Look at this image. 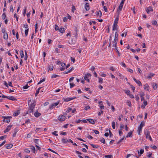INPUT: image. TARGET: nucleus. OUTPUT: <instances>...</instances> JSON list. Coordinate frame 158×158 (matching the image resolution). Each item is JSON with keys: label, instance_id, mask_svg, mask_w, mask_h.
Wrapping results in <instances>:
<instances>
[{"label": "nucleus", "instance_id": "obj_13", "mask_svg": "<svg viewBox=\"0 0 158 158\" xmlns=\"http://www.w3.org/2000/svg\"><path fill=\"white\" fill-rule=\"evenodd\" d=\"M20 112V110H17L14 112L13 115L14 116H17L19 114Z\"/></svg>", "mask_w": 158, "mask_h": 158}, {"label": "nucleus", "instance_id": "obj_51", "mask_svg": "<svg viewBox=\"0 0 158 158\" xmlns=\"http://www.w3.org/2000/svg\"><path fill=\"white\" fill-rule=\"evenodd\" d=\"M91 145L94 148H97L98 147V146L96 145H94V144H91Z\"/></svg>", "mask_w": 158, "mask_h": 158}, {"label": "nucleus", "instance_id": "obj_29", "mask_svg": "<svg viewBox=\"0 0 158 158\" xmlns=\"http://www.w3.org/2000/svg\"><path fill=\"white\" fill-rule=\"evenodd\" d=\"M143 104H144V106H142V107H143V108H144L145 106L147 105V102L145 100H144Z\"/></svg>", "mask_w": 158, "mask_h": 158}, {"label": "nucleus", "instance_id": "obj_64", "mask_svg": "<svg viewBox=\"0 0 158 158\" xmlns=\"http://www.w3.org/2000/svg\"><path fill=\"white\" fill-rule=\"evenodd\" d=\"M30 120L29 119H27L25 121V123L26 124H28L30 123Z\"/></svg>", "mask_w": 158, "mask_h": 158}, {"label": "nucleus", "instance_id": "obj_63", "mask_svg": "<svg viewBox=\"0 0 158 158\" xmlns=\"http://www.w3.org/2000/svg\"><path fill=\"white\" fill-rule=\"evenodd\" d=\"M103 8H104V9L105 12H107V7L106 6H104L103 7Z\"/></svg>", "mask_w": 158, "mask_h": 158}, {"label": "nucleus", "instance_id": "obj_17", "mask_svg": "<svg viewBox=\"0 0 158 158\" xmlns=\"http://www.w3.org/2000/svg\"><path fill=\"white\" fill-rule=\"evenodd\" d=\"M154 75V74L152 73H150L148 74L147 77L148 78H151Z\"/></svg>", "mask_w": 158, "mask_h": 158}, {"label": "nucleus", "instance_id": "obj_37", "mask_svg": "<svg viewBox=\"0 0 158 158\" xmlns=\"http://www.w3.org/2000/svg\"><path fill=\"white\" fill-rule=\"evenodd\" d=\"M59 76L58 75H56V74H53L52 75L51 77V78H56L57 77Z\"/></svg>", "mask_w": 158, "mask_h": 158}, {"label": "nucleus", "instance_id": "obj_7", "mask_svg": "<svg viewBox=\"0 0 158 158\" xmlns=\"http://www.w3.org/2000/svg\"><path fill=\"white\" fill-rule=\"evenodd\" d=\"M123 4L124 3H123V2H121L120 3V5L119 6L117 10V13L118 11L120 12V11L122 10L123 5Z\"/></svg>", "mask_w": 158, "mask_h": 158}, {"label": "nucleus", "instance_id": "obj_57", "mask_svg": "<svg viewBox=\"0 0 158 158\" xmlns=\"http://www.w3.org/2000/svg\"><path fill=\"white\" fill-rule=\"evenodd\" d=\"M152 24L154 25H156L157 24V22L155 20L153 21H152Z\"/></svg>", "mask_w": 158, "mask_h": 158}, {"label": "nucleus", "instance_id": "obj_55", "mask_svg": "<svg viewBox=\"0 0 158 158\" xmlns=\"http://www.w3.org/2000/svg\"><path fill=\"white\" fill-rule=\"evenodd\" d=\"M70 88H72L75 85L73 83H70Z\"/></svg>", "mask_w": 158, "mask_h": 158}, {"label": "nucleus", "instance_id": "obj_46", "mask_svg": "<svg viewBox=\"0 0 158 158\" xmlns=\"http://www.w3.org/2000/svg\"><path fill=\"white\" fill-rule=\"evenodd\" d=\"M84 78L85 79V80L87 81L88 82H89V80L88 78V77H87V76H85L84 77Z\"/></svg>", "mask_w": 158, "mask_h": 158}, {"label": "nucleus", "instance_id": "obj_4", "mask_svg": "<svg viewBox=\"0 0 158 158\" xmlns=\"http://www.w3.org/2000/svg\"><path fill=\"white\" fill-rule=\"evenodd\" d=\"M65 117L64 115H59L58 118L59 121L62 122L64 121L65 119Z\"/></svg>", "mask_w": 158, "mask_h": 158}, {"label": "nucleus", "instance_id": "obj_42", "mask_svg": "<svg viewBox=\"0 0 158 158\" xmlns=\"http://www.w3.org/2000/svg\"><path fill=\"white\" fill-rule=\"evenodd\" d=\"M117 25H113V30H117Z\"/></svg>", "mask_w": 158, "mask_h": 158}, {"label": "nucleus", "instance_id": "obj_45", "mask_svg": "<svg viewBox=\"0 0 158 158\" xmlns=\"http://www.w3.org/2000/svg\"><path fill=\"white\" fill-rule=\"evenodd\" d=\"M73 98H67L65 99V101L66 102H68L73 99Z\"/></svg>", "mask_w": 158, "mask_h": 158}, {"label": "nucleus", "instance_id": "obj_1", "mask_svg": "<svg viewBox=\"0 0 158 158\" xmlns=\"http://www.w3.org/2000/svg\"><path fill=\"white\" fill-rule=\"evenodd\" d=\"M35 101L34 100H29L28 101V105L29 106V109L31 111L30 112H32L35 106Z\"/></svg>", "mask_w": 158, "mask_h": 158}, {"label": "nucleus", "instance_id": "obj_62", "mask_svg": "<svg viewBox=\"0 0 158 158\" xmlns=\"http://www.w3.org/2000/svg\"><path fill=\"white\" fill-rule=\"evenodd\" d=\"M26 7H25L24 8V12L23 13V14L24 16L25 15V14L26 13Z\"/></svg>", "mask_w": 158, "mask_h": 158}, {"label": "nucleus", "instance_id": "obj_9", "mask_svg": "<svg viewBox=\"0 0 158 158\" xmlns=\"http://www.w3.org/2000/svg\"><path fill=\"white\" fill-rule=\"evenodd\" d=\"M8 99L13 101L16 100V99L13 96H8L7 97Z\"/></svg>", "mask_w": 158, "mask_h": 158}, {"label": "nucleus", "instance_id": "obj_60", "mask_svg": "<svg viewBox=\"0 0 158 158\" xmlns=\"http://www.w3.org/2000/svg\"><path fill=\"white\" fill-rule=\"evenodd\" d=\"M127 104L129 106H131V103L130 101H127Z\"/></svg>", "mask_w": 158, "mask_h": 158}, {"label": "nucleus", "instance_id": "obj_5", "mask_svg": "<svg viewBox=\"0 0 158 158\" xmlns=\"http://www.w3.org/2000/svg\"><path fill=\"white\" fill-rule=\"evenodd\" d=\"M59 103V102L58 101L53 104H52L49 107V108L51 109H53L54 107L58 105Z\"/></svg>", "mask_w": 158, "mask_h": 158}, {"label": "nucleus", "instance_id": "obj_11", "mask_svg": "<svg viewBox=\"0 0 158 158\" xmlns=\"http://www.w3.org/2000/svg\"><path fill=\"white\" fill-rule=\"evenodd\" d=\"M142 128L141 127H138V130H137V133L139 135H140L141 133L142 132Z\"/></svg>", "mask_w": 158, "mask_h": 158}, {"label": "nucleus", "instance_id": "obj_50", "mask_svg": "<svg viewBox=\"0 0 158 158\" xmlns=\"http://www.w3.org/2000/svg\"><path fill=\"white\" fill-rule=\"evenodd\" d=\"M148 157L149 158H153V157H152V154L151 153H150L148 155Z\"/></svg>", "mask_w": 158, "mask_h": 158}, {"label": "nucleus", "instance_id": "obj_40", "mask_svg": "<svg viewBox=\"0 0 158 158\" xmlns=\"http://www.w3.org/2000/svg\"><path fill=\"white\" fill-rule=\"evenodd\" d=\"M100 141L103 143H105V140L104 139V138H101V139H100Z\"/></svg>", "mask_w": 158, "mask_h": 158}, {"label": "nucleus", "instance_id": "obj_18", "mask_svg": "<svg viewBox=\"0 0 158 158\" xmlns=\"http://www.w3.org/2000/svg\"><path fill=\"white\" fill-rule=\"evenodd\" d=\"M87 120L89 122V123L91 124H94L95 122L94 120L92 119H88Z\"/></svg>", "mask_w": 158, "mask_h": 158}, {"label": "nucleus", "instance_id": "obj_3", "mask_svg": "<svg viewBox=\"0 0 158 158\" xmlns=\"http://www.w3.org/2000/svg\"><path fill=\"white\" fill-rule=\"evenodd\" d=\"M120 14V11H118V15H117V17L115 19L114 23L113 25H117V23L118 22V18L119 16V15Z\"/></svg>", "mask_w": 158, "mask_h": 158}, {"label": "nucleus", "instance_id": "obj_25", "mask_svg": "<svg viewBox=\"0 0 158 158\" xmlns=\"http://www.w3.org/2000/svg\"><path fill=\"white\" fill-rule=\"evenodd\" d=\"M102 15L101 11L100 10L98 11L97 13V15L98 16L101 17Z\"/></svg>", "mask_w": 158, "mask_h": 158}, {"label": "nucleus", "instance_id": "obj_35", "mask_svg": "<svg viewBox=\"0 0 158 158\" xmlns=\"http://www.w3.org/2000/svg\"><path fill=\"white\" fill-rule=\"evenodd\" d=\"M6 135H4V136H2L0 137V140H2L5 138H6Z\"/></svg>", "mask_w": 158, "mask_h": 158}, {"label": "nucleus", "instance_id": "obj_16", "mask_svg": "<svg viewBox=\"0 0 158 158\" xmlns=\"http://www.w3.org/2000/svg\"><path fill=\"white\" fill-rule=\"evenodd\" d=\"M34 116L36 117H38L41 115V114L38 112H35L34 113Z\"/></svg>", "mask_w": 158, "mask_h": 158}, {"label": "nucleus", "instance_id": "obj_20", "mask_svg": "<svg viewBox=\"0 0 158 158\" xmlns=\"http://www.w3.org/2000/svg\"><path fill=\"white\" fill-rule=\"evenodd\" d=\"M149 86L147 84H145L144 86V89L146 90H148L149 89Z\"/></svg>", "mask_w": 158, "mask_h": 158}, {"label": "nucleus", "instance_id": "obj_33", "mask_svg": "<svg viewBox=\"0 0 158 158\" xmlns=\"http://www.w3.org/2000/svg\"><path fill=\"white\" fill-rule=\"evenodd\" d=\"M48 68L50 70H52L53 69V66L52 65H49Z\"/></svg>", "mask_w": 158, "mask_h": 158}, {"label": "nucleus", "instance_id": "obj_31", "mask_svg": "<svg viewBox=\"0 0 158 158\" xmlns=\"http://www.w3.org/2000/svg\"><path fill=\"white\" fill-rule=\"evenodd\" d=\"M41 87L39 88L36 91V92L35 94V96L36 97L37 96V94L39 93L40 90V89H41Z\"/></svg>", "mask_w": 158, "mask_h": 158}, {"label": "nucleus", "instance_id": "obj_54", "mask_svg": "<svg viewBox=\"0 0 158 158\" xmlns=\"http://www.w3.org/2000/svg\"><path fill=\"white\" fill-rule=\"evenodd\" d=\"M10 11L13 12L14 11V9L13 8V7L12 6H11L10 7Z\"/></svg>", "mask_w": 158, "mask_h": 158}, {"label": "nucleus", "instance_id": "obj_39", "mask_svg": "<svg viewBox=\"0 0 158 158\" xmlns=\"http://www.w3.org/2000/svg\"><path fill=\"white\" fill-rule=\"evenodd\" d=\"M6 15L4 13L2 14V18L3 19H6Z\"/></svg>", "mask_w": 158, "mask_h": 158}, {"label": "nucleus", "instance_id": "obj_22", "mask_svg": "<svg viewBox=\"0 0 158 158\" xmlns=\"http://www.w3.org/2000/svg\"><path fill=\"white\" fill-rule=\"evenodd\" d=\"M117 42H118V41L114 40L113 41V47H114L115 48V49H116V48H117L116 45H117Z\"/></svg>", "mask_w": 158, "mask_h": 158}, {"label": "nucleus", "instance_id": "obj_14", "mask_svg": "<svg viewBox=\"0 0 158 158\" xmlns=\"http://www.w3.org/2000/svg\"><path fill=\"white\" fill-rule=\"evenodd\" d=\"M85 8L86 10H89V3H86L85 5Z\"/></svg>", "mask_w": 158, "mask_h": 158}, {"label": "nucleus", "instance_id": "obj_53", "mask_svg": "<svg viewBox=\"0 0 158 158\" xmlns=\"http://www.w3.org/2000/svg\"><path fill=\"white\" fill-rule=\"evenodd\" d=\"M55 30L56 31L59 30V28L58 26L57 25H55Z\"/></svg>", "mask_w": 158, "mask_h": 158}, {"label": "nucleus", "instance_id": "obj_23", "mask_svg": "<svg viewBox=\"0 0 158 158\" xmlns=\"http://www.w3.org/2000/svg\"><path fill=\"white\" fill-rule=\"evenodd\" d=\"M8 38V35L7 33H5L4 34L3 38L5 39L6 40V39H7Z\"/></svg>", "mask_w": 158, "mask_h": 158}, {"label": "nucleus", "instance_id": "obj_10", "mask_svg": "<svg viewBox=\"0 0 158 158\" xmlns=\"http://www.w3.org/2000/svg\"><path fill=\"white\" fill-rule=\"evenodd\" d=\"M2 117L6 119V120H5V121L7 123H9L10 121V117H5V116H2Z\"/></svg>", "mask_w": 158, "mask_h": 158}, {"label": "nucleus", "instance_id": "obj_56", "mask_svg": "<svg viewBox=\"0 0 158 158\" xmlns=\"http://www.w3.org/2000/svg\"><path fill=\"white\" fill-rule=\"evenodd\" d=\"M136 82L137 84H138L139 86L141 85H142L141 82L137 80Z\"/></svg>", "mask_w": 158, "mask_h": 158}, {"label": "nucleus", "instance_id": "obj_59", "mask_svg": "<svg viewBox=\"0 0 158 158\" xmlns=\"http://www.w3.org/2000/svg\"><path fill=\"white\" fill-rule=\"evenodd\" d=\"M24 151L27 153H29L30 152V151L28 149H25Z\"/></svg>", "mask_w": 158, "mask_h": 158}, {"label": "nucleus", "instance_id": "obj_38", "mask_svg": "<svg viewBox=\"0 0 158 158\" xmlns=\"http://www.w3.org/2000/svg\"><path fill=\"white\" fill-rule=\"evenodd\" d=\"M112 127L113 129H115V123L113 121L112 122Z\"/></svg>", "mask_w": 158, "mask_h": 158}, {"label": "nucleus", "instance_id": "obj_12", "mask_svg": "<svg viewBox=\"0 0 158 158\" xmlns=\"http://www.w3.org/2000/svg\"><path fill=\"white\" fill-rule=\"evenodd\" d=\"M7 149H9L12 148L13 145L11 144H8L5 145Z\"/></svg>", "mask_w": 158, "mask_h": 158}, {"label": "nucleus", "instance_id": "obj_41", "mask_svg": "<svg viewBox=\"0 0 158 158\" xmlns=\"http://www.w3.org/2000/svg\"><path fill=\"white\" fill-rule=\"evenodd\" d=\"M99 79V82L101 83H102L103 82V79L102 78H101L98 77Z\"/></svg>", "mask_w": 158, "mask_h": 158}, {"label": "nucleus", "instance_id": "obj_21", "mask_svg": "<svg viewBox=\"0 0 158 158\" xmlns=\"http://www.w3.org/2000/svg\"><path fill=\"white\" fill-rule=\"evenodd\" d=\"M132 131L129 132L127 134L126 138L131 137L132 136Z\"/></svg>", "mask_w": 158, "mask_h": 158}, {"label": "nucleus", "instance_id": "obj_48", "mask_svg": "<svg viewBox=\"0 0 158 158\" xmlns=\"http://www.w3.org/2000/svg\"><path fill=\"white\" fill-rule=\"evenodd\" d=\"M90 106H85L84 109L86 110H87L88 109H90Z\"/></svg>", "mask_w": 158, "mask_h": 158}, {"label": "nucleus", "instance_id": "obj_28", "mask_svg": "<svg viewBox=\"0 0 158 158\" xmlns=\"http://www.w3.org/2000/svg\"><path fill=\"white\" fill-rule=\"evenodd\" d=\"M59 31L60 32L63 33L64 32V28H60L59 29Z\"/></svg>", "mask_w": 158, "mask_h": 158}, {"label": "nucleus", "instance_id": "obj_30", "mask_svg": "<svg viewBox=\"0 0 158 158\" xmlns=\"http://www.w3.org/2000/svg\"><path fill=\"white\" fill-rule=\"evenodd\" d=\"M20 56H21V57L22 58H23V57H24L23 52L22 50H21L20 51Z\"/></svg>", "mask_w": 158, "mask_h": 158}, {"label": "nucleus", "instance_id": "obj_24", "mask_svg": "<svg viewBox=\"0 0 158 158\" xmlns=\"http://www.w3.org/2000/svg\"><path fill=\"white\" fill-rule=\"evenodd\" d=\"M154 89H156L157 88V85L156 83H154L152 85Z\"/></svg>", "mask_w": 158, "mask_h": 158}, {"label": "nucleus", "instance_id": "obj_19", "mask_svg": "<svg viewBox=\"0 0 158 158\" xmlns=\"http://www.w3.org/2000/svg\"><path fill=\"white\" fill-rule=\"evenodd\" d=\"M62 142L63 143H67L68 142V140L67 139L63 138L61 139Z\"/></svg>", "mask_w": 158, "mask_h": 158}, {"label": "nucleus", "instance_id": "obj_49", "mask_svg": "<svg viewBox=\"0 0 158 158\" xmlns=\"http://www.w3.org/2000/svg\"><path fill=\"white\" fill-rule=\"evenodd\" d=\"M28 31V29H26L25 31V34L26 36H27Z\"/></svg>", "mask_w": 158, "mask_h": 158}, {"label": "nucleus", "instance_id": "obj_6", "mask_svg": "<svg viewBox=\"0 0 158 158\" xmlns=\"http://www.w3.org/2000/svg\"><path fill=\"white\" fill-rule=\"evenodd\" d=\"M146 10L147 13L149 14L150 11H153V9L152 6H150L147 8L146 9Z\"/></svg>", "mask_w": 158, "mask_h": 158}, {"label": "nucleus", "instance_id": "obj_47", "mask_svg": "<svg viewBox=\"0 0 158 158\" xmlns=\"http://www.w3.org/2000/svg\"><path fill=\"white\" fill-rule=\"evenodd\" d=\"M72 110V108L70 107H69L68 108L67 110L66 111V112L67 113H69Z\"/></svg>", "mask_w": 158, "mask_h": 158}, {"label": "nucleus", "instance_id": "obj_27", "mask_svg": "<svg viewBox=\"0 0 158 158\" xmlns=\"http://www.w3.org/2000/svg\"><path fill=\"white\" fill-rule=\"evenodd\" d=\"M105 157L106 158H112L113 156L111 155H106Z\"/></svg>", "mask_w": 158, "mask_h": 158}, {"label": "nucleus", "instance_id": "obj_36", "mask_svg": "<svg viewBox=\"0 0 158 158\" xmlns=\"http://www.w3.org/2000/svg\"><path fill=\"white\" fill-rule=\"evenodd\" d=\"M31 150L33 151V152L35 153V150L34 147L33 146H31Z\"/></svg>", "mask_w": 158, "mask_h": 158}, {"label": "nucleus", "instance_id": "obj_52", "mask_svg": "<svg viewBox=\"0 0 158 158\" xmlns=\"http://www.w3.org/2000/svg\"><path fill=\"white\" fill-rule=\"evenodd\" d=\"M29 86L28 85H26L25 86H23V88L24 89H26L28 88Z\"/></svg>", "mask_w": 158, "mask_h": 158}, {"label": "nucleus", "instance_id": "obj_58", "mask_svg": "<svg viewBox=\"0 0 158 158\" xmlns=\"http://www.w3.org/2000/svg\"><path fill=\"white\" fill-rule=\"evenodd\" d=\"M6 142V141H3L2 143L0 144V147H1V146H2L3 145H4L5 143Z\"/></svg>", "mask_w": 158, "mask_h": 158}, {"label": "nucleus", "instance_id": "obj_15", "mask_svg": "<svg viewBox=\"0 0 158 158\" xmlns=\"http://www.w3.org/2000/svg\"><path fill=\"white\" fill-rule=\"evenodd\" d=\"M118 35L117 32H115V36H114V40L118 41Z\"/></svg>", "mask_w": 158, "mask_h": 158}, {"label": "nucleus", "instance_id": "obj_34", "mask_svg": "<svg viewBox=\"0 0 158 158\" xmlns=\"http://www.w3.org/2000/svg\"><path fill=\"white\" fill-rule=\"evenodd\" d=\"M144 151L143 149H141L140 150V152L139 151H138V153H140V154L141 155V154H142L144 152Z\"/></svg>", "mask_w": 158, "mask_h": 158}, {"label": "nucleus", "instance_id": "obj_43", "mask_svg": "<svg viewBox=\"0 0 158 158\" xmlns=\"http://www.w3.org/2000/svg\"><path fill=\"white\" fill-rule=\"evenodd\" d=\"M27 58V52L26 51H25V58H24V60H26Z\"/></svg>", "mask_w": 158, "mask_h": 158}, {"label": "nucleus", "instance_id": "obj_61", "mask_svg": "<svg viewBox=\"0 0 158 158\" xmlns=\"http://www.w3.org/2000/svg\"><path fill=\"white\" fill-rule=\"evenodd\" d=\"M61 65L62 67H64L65 66V64L64 63H61Z\"/></svg>", "mask_w": 158, "mask_h": 158}, {"label": "nucleus", "instance_id": "obj_2", "mask_svg": "<svg viewBox=\"0 0 158 158\" xmlns=\"http://www.w3.org/2000/svg\"><path fill=\"white\" fill-rule=\"evenodd\" d=\"M145 137L147 139H149L151 141H152V139L150 135V131L148 130H146L144 132Z\"/></svg>", "mask_w": 158, "mask_h": 158}, {"label": "nucleus", "instance_id": "obj_26", "mask_svg": "<svg viewBox=\"0 0 158 158\" xmlns=\"http://www.w3.org/2000/svg\"><path fill=\"white\" fill-rule=\"evenodd\" d=\"M145 125V123L144 122H142L140 125L139 126L140 127L142 128Z\"/></svg>", "mask_w": 158, "mask_h": 158}, {"label": "nucleus", "instance_id": "obj_8", "mask_svg": "<svg viewBox=\"0 0 158 158\" xmlns=\"http://www.w3.org/2000/svg\"><path fill=\"white\" fill-rule=\"evenodd\" d=\"M12 127V125H9L7 127L6 130L4 131V132L5 133H6V132H8L10 130Z\"/></svg>", "mask_w": 158, "mask_h": 158}, {"label": "nucleus", "instance_id": "obj_44", "mask_svg": "<svg viewBox=\"0 0 158 158\" xmlns=\"http://www.w3.org/2000/svg\"><path fill=\"white\" fill-rule=\"evenodd\" d=\"M45 81V79L43 78L42 80H40L38 83V85L40 84L41 83Z\"/></svg>", "mask_w": 158, "mask_h": 158}, {"label": "nucleus", "instance_id": "obj_32", "mask_svg": "<svg viewBox=\"0 0 158 158\" xmlns=\"http://www.w3.org/2000/svg\"><path fill=\"white\" fill-rule=\"evenodd\" d=\"M125 93L127 94V95H129L130 94V92L128 90H125Z\"/></svg>", "mask_w": 158, "mask_h": 158}]
</instances>
